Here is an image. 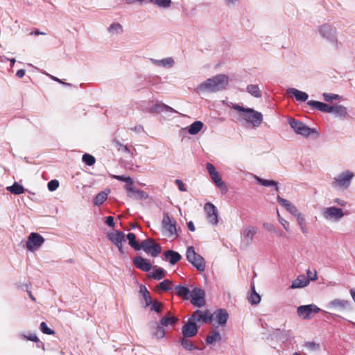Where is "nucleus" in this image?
Instances as JSON below:
<instances>
[{
  "instance_id": "1",
  "label": "nucleus",
  "mask_w": 355,
  "mask_h": 355,
  "mask_svg": "<svg viewBox=\"0 0 355 355\" xmlns=\"http://www.w3.org/2000/svg\"><path fill=\"white\" fill-rule=\"evenodd\" d=\"M228 83L227 75L218 74L200 83L197 89L200 92H216L225 89Z\"/></svg>"
},
{
  "instance_id": "2",
  "label": "nucleus",
  "mask_w": 355,
  "mask_h": 355,
  "mask_svg": "<svg viewBox=\"0 0 355 355\" xmlns=\"http://www.w3.org/2000/svg\"><path fill=\"white\" fill-rule=\"evenodd\" d=\"M232 108L241 112L240 118L250 123L254 127L259 126L263 121L262 114L252 108L244 107L238 104H232Z\"/></svg>"
},
{
  "instance_id": "3",
  "label": "nucleus",
  "mask_w": 355,
  "mask_h": 355,
  "mask_svg": "<svg viewBox=\"0 0 355 355\" xmlns=\"http://www.w3.org/2000/svg\"><path fill=\"white\" fill-rule=\"evenodd\" d=\"M186 257L187 261L191 263L198 271L203 272L205 270L206 262L205 259L196 253L193 246L187 248Z\"/></svg>"
},
{
  "instance_id": "4",
  "label": "nucleus",
  "mask_w": 355,
  "mask_h": 355,
  "mask_svg": "<svg viewBox=\"0 0 355 355\" xmlns=\"http://www.w3.org/2000/svg\"><path fill=\"white\" fill-rule=\"evenodd\" d=\"M318 31L321 37L334 44L336 49H338V41L336 37V29L331 25L324 24L318 27Z\"/></svg>"
},
{
  "instance_id": "5",
  "label": "nucleus",
  "mask_w": 355,
  "mask_h": 355,
  "mask_svg": "<svg viewBox=\"0 0 355 355\" xmlns=\"http://www.w3.org/2000/svg\"><path fill=\"white\" fill-rule=\"evenodd\" d=\"M288 123L296 134L304 137H309L312 133L317 132L315 128H311L301 121L293 118L288 119Z\"/></svg>"
},
{
  "instance_id": "6",
  "label": "nucleus",
  "mask_w": 355,
  "mask_h": 355,
  "mask_svg": "<svg viewBox=\"0 0 355 355\" xmlns=\"http://www.w3.org/2000/svg\"><path fill=\"white\" fill-rule=\"evenodd\" d=\"M205 296V291L203 289L196 287L191 291L189 300L193 306L202 308L206 304Z\"/></svg>"
},
{
  "instance_id": "7",
  "label": "nucleus",
  "mask_w": 355,
  "mask_h": 355,
  "mask_svg": "<svg viewBox=\"0 0 355 355\" xmlns=\"http://www.w3.org/2000/svg\"><path fill=\"white\" fill-rule=\"evenodd\" d=\"M320 309L315 304L302 305L297 307V312L299 317L304 320H309L318 313Z\"/></svg>"
},
{
  "instance_id": "8",
  "label": "nucleus",
  "mask_w": 355,
  "mask_h": 355,
  "mask_svg": "<svg viewBox=\"0 0 355 355\" xmlns=\"http://www.w3.org/2000/svg\"><path fill=\"white\" fill-rule=\"evenodd\" d=\"M44 241V238L39 233L32 232L28 237L26 248L29 251L33 252L38 249Z\"/></svg>"
},
{
  "instance_id": "9",
  "label": "nucleus",
  "mask_w": 355,
  "mask_h": 355,
  "mask_svg": "<svg viewBox=\"0 0 355 355\" xmlns=\"http://www.w3.org/2000/svg\"><path fill=\"white\" fill-rule=\"evenodd\" d=\"M354 175L352 172L346 171L340 173L337 178H335L332 184L334 187L347 189L349 187Z\"/></svg>"
},
{
  "instance_id": "10",
  "label": "nucleus",
  "mask_w": 355,
  "mask_h": 355,
  "mask_svg": "<svg viewBox=\"0 0 355 355\" xmlns=\"http://www.w3.org/2000/svg\"><path fill=\"white\" fill-rule=\"evenodd\" d=\"M208 221L216 225L218 223V214L216 207L211 202H206L204 207Z\"/></svg>"
},
{
  "instance_id": "11",
  "label": "nucleus",
  "mask_w": 355,
  "mask_h": 355,
  "mask_svg": "<svg viewBox=\"0 0 355 355\" xmlns=\"http://www.w3.org/2000/svg\"><path fill=\"white\" fill-rule=\"evenodd\" d=\"M191 320H193L196 323L197 322H202V324L211 322L213 320V315H211L208 309L202 311L197 309L190 316Z\"/></svg>"
},
{
  "instance_id": "12",
  "label": "nucleus",
  "mask_w": 355,
  "mask_h": 355,
  "mask_svg": "<svg viewBox=\"0 0 355 355\" xmlns=\"http://www.w3.org/2000/svg\"><path fill=\"white\" fill-rule=\"evenodd\" d=\"M198 329L197 324L191 320V317H189L187 322L182 327V333L184 337L191 338L197 334Z\"/></svg>"
},
{
  "instance_id": "13",
  "label": "nucleus",
  "mask_w": 355,
  "mask_h": 355,
  "mask_svg": "<svg viewBox=\"0 0 355 355\" xmlns=\"http://www.w3.org/2000/svg\"><path fill=\"white\" fill-rule=\"evenodd\" d=\"M257 232V229L254 226L248 225L245 227L241 236L242 243H244L246 246L250 245L252 243L253 238Z\"/></svg>"
},
{
  "instance_id": "14",
  "label": "nucleus",
  "mask_w": 355,
  "mask_h": 355,
  "mask_svg": "<svg viewBox=\"0 0 355 355\" xmlns=\"http://www.w3.org/2000/svg\"><path fill=\"white\" fill-rule=\"evenodd\" d=\"M344 216L342 209L336 207H328L324 212V216L327 219L334 218L336 220L340 219Z\"/></svg>"
},
{
  "instance_id": "15",
  "label": "nucleus",
  "mask_w": 355,
  "mask_h": 355,
  "mask_svg": "<svg viewBox=\"0 0 355 355\" xmlns=\"http://www.w3.org/2000/svg\"><path fill=\"white\" fill-rule=\"evenodd\" d=\"M132 261L137 268L144 272L150 271L152 268L151 263L149 262V261L146 260L141 256L135 257Z\"/></svg>"
},
{
  "instance_id": "16",
  "label": "nucleus",
  "mask_w": 355,
  "mask_h": 355,
  "mask_svg": "<svg viewBox=\"0 0 355 355\" xmlns=\"http://www.w3.org/2000/svg\"><path fill=\"white\" fill-rule=\"evenodd\" d=\"M162 225L171 234H176V236H178V234L176 232V220L171 218L168 214H164L162 220Z\"/></svg>"
},
{
  "instance_id": "17",
  "label": "nucleus",
  "mask_w": 355,
  "mask_h": 355,
  "mask_svg": "<svg viewBox=\"0 0 355 355\" xmlns=\"http://www.w3.org/2000/svg\"><path fill=\"white\" fill-rule=\"evenodd\" d=\"M212 315H215V320L220 326L225 325L229 318L228 312L225 309H217Z\"/></svg>"
},
{
  "instance_id": "18",
  "label": "nucleus",
  "mask_w": 355,
  "mask_h": 355,
  "mask_svg": "<svg viewBox=\"0 0 355 355\" xmlns=\"http://www.w3.org/2000/svg\"><path fill=\"white\" fill-rule=\"evenodd\" d=\"M277 202L284 207L289 213L292 215L295 216L299 213L297 208L296 206L293 205L289 200L282 198L280 196H277Z\"/></svg>"
},
{
  "instance_id": "19",
  "label": "nucleus",
  "mask_w": 355,
  "mask_h": 355,
  "mask_svg": "<svg viewBox=\"0 0 355 355\" xmlns=\"http://www.w3.org/2000/svg\"><path fill=\"white\" fill-rule=\"evenodd\" d=\"M175 293L177 296L184 300H189L191 297V291L187 286L177 285L174 287Z\"/></svg>"
},
{
  "instance_id": "20",
  "label": "nucleus",
  "mask_w": 355,
  "mask_h": 355,
  "mask_svg": "<svg viewBox=\"0 0 355 355\" xmlns=\"http://www.w3.org/2000/svg\"><path fill=\"white\" fill-rule=\"evenodd\" d=\"M139 293L142 295L144 301H141V305L144 308H147L152 304V297L150 293L144 285H140Z\"/></svg>"
},
{
  "instance_id": "21",
  "label": "nucleus",
  "mask_w": 355,
  "mask_h": 355,
  "mask_svg": "<svg viewBox=\"0 0 355 355\" xmlns=\"http://www.w3.org/2000/svg\"><path fill=\"white\" fill-rule=\"evenodd\" d=\"M150 113H160L162 112H169L171 113H177L178 112L175 110L171 107L162 103H157L155 104L153 106H152L150 108Z\"/></svg>"
},
{
  "instance_id": "22",
  "label": "nucleus",
  "mask_w": 355,
  "mask_h": 355,
  "mask_svg": "<svg viewBox=\"0 0 355 355\" xmlns=\"http://www.w3.org/2000/svg\"><path fill=\"white\" fill-rule=\"evenodd\" d=\"M165 259L168 261L171 265L176 264L179 261L182 259L181 254L174 250H168L164 253Z\"/></svg>"
},
{
  "instance_id": "23",
  "label": "nucleus",
  "mask_w": 355,
  "mask_h": 355,
  "mask_svg": "<svg viewBox=\"0 0 355 355\" xmlns=\"http://www.w3.org/2000/svg\"><path fill=\"white\" fill-rule=\"evenodd\" d=\"M210 177L217 187L220 189L222 194H226L228 191V189L225 183L222 180L219 173L217 171L214 174L210 175Z\"/></svg>"
},
{
  "instance_id": "24",
  "label": "nucleus",
  "mask_w": 355,
  "mask_h": 355,
  "mask_svg": "<svg viewBox=\"0 0 355 355\" xmlns=\"http://www.w3.org/2000/svg\"><path fill=\"white\" fill-rule=\"evenodd\" d=\"M310 282V279L304 275H300L292 282L291 288H300L306 286Z\"/></svg>"
},
{
  "instance_id": "25",
  "label": "nucleus",
  "mask_w": 355,
  "mask_h": 355,
  "mask_svg": "<svg viewBox=\"0 0 355 355\" xmlns=\"http://www.w3.org/2000/svg\"><path fill=\"white\" fill-rule=\"evenodd\" d=\"M287 92L288 94H293L297 101L305 102L309 98L306 92L300 91L295 88H289Z\"/></svg>"
},
{
  "instance_id": "26",
  "label": "nucleus",
  "mask_w": 355,
  "mask_h": 355,
  "mask_svg": "<svg viewBox=\"0 0 355 355\" xmlns=\"http://www.w3.org/2000/svg\"><path fill=\"white\" fill-rule=\"evenodd\" d=\"M127 196L130 198L136 200H146L149 197L148 193L146 191L135 188H134L130 193H128Z\"/></svg>"
},
{
  "instance_id": "27",
  "label": "nucleus",
  "mask_w": 355,
  "mask_h": 355,
  "mask_svg": "<svg viewBox=\"0 0 355 355\" xmlns=\"http://www.w3.org/2000/svg\"><path fill=\"white\" fill-rule=\"evenodd\" d=\"M110 190L109 189L100 191L94 198L93 203L94 205H101L107 198Z\"/></svg>"
},
{
  "instance_id": "28",
  "label": "nucleus",
  "mask_w": 355,
  "mask_h": 355,
  "mask_svg": "<svg viewBox=\"0 0 355 355\" xmlns=\"http://www.w3.org/2000/svg\"><path fill=\"white\" fill-rule=\"evenodd\" d=\"M107 236L113 244L119 243L121 241H124V239H125V234L120 230H116L114 232H109Z\"/></svg>"
},
{
  "instance_id": "29",
  "label": "nucleus",
  "mask_w": 355,
  "mask_h": 355,
  "mask_svg": "<svg viewBox=\"0 0 355 355\" xmlns=\"http://www.w3.org/2000/svg\"><path fill=\"white\" fill-rule=\"evenodd\" d=\"M153 63L157 66H161L164 67L171 68L174 65V60L173 58L169 57L162 60L151 59Z\"/></svg>"
},
{
  "instance_id": "30",
  "label": "nucleus",
  "mask_w": 355,
  "mask_h": 355,
  "mask_svg": "<svg viewBox=\"0 0 355 355\" xmlns=\"http://www.w3.org/2000/svg\"><path fill=\"white\" fill-rule=\"evenodd\" d=\"M332 112L337 116L345 119L347 116V108L342 105L334 104L333 105V110Z\"/></svg>"
},
{
  "instance_id": "31",
  "label": "nucleus",
  "mask_w": 355,
  "mask_h": 355,
  "mask_svg": "<svg viewBox=\"0 0 355 355\" xmlns=\"http://www.w3.org/2000/svg\"><path fill=\"white\" fill-rule=\"evenodd\" d=\"M255 178H256L257 182L259 184L264 186V187H274V189L276 191H279V187H278L277 182H276L275 180H272L263 179V178H261L257 176Z\"/></svg>"
},
{
  "instance_id": "32",
  "label": "nucleus",
  "mask_w": 355,
  "mask_h": 355,
  "mask_svg": "<svg viewBox=\"0 0 355 355\" xmlns=\"http://www.w3.org/2000/svg\"><path fill=\"white\" fill-rule=\"evenodd\" d=\"M6 189L15 195L21 194L26 191L24 187L17 182H15L12 185L7 187Z\"/></svg>"
},
{
  "instance_id": "33",
  "label": "nucleus",
  "mask_w": 355,
  "mask_h": 355,
  "mask_svg": "<svg viewBox=\"0 0 355 355\" xmlns=\"http://www.w3.org/2000/svg\"><path fill=\"white\" fill-rule=\"evenodd\" d=\"M349 302L348 300L335 299L329 303L328 307H329V308L339 307L340 309H345L347 308V306H349Z\"/></svg>"
},
{
  "instance_id": "34",
  "label": "nucleus",
  "mask_w": 355,
  "mask_h": 355,
  "mask_svg": "<svg viewBox=\"0 0 355 355\" xmlns=\"http://www.w3.org/2000/svg\"><path fill=\"white\" fill-rule=\"evenodd\" d=\"M203 125L202 121H196L187 128L188 132L192 135H196L202 130Z\"/></svg>"
},
{
  "instance_id": "35",
  "label": "nucleus",
  "mask_w": 355,
  "mask_h": 355,
  "mask_svg": "<svg viewBox=\"0 0 355 355\" xmlns=\"http://www.w3.org/2000/svg\"><path fill=\"white\" fill-rule=\"evenodd\" d=\"M252 293L248 297L249 302L252 305L258 304L261 301L260 295L256 292L254 285H251Z\"/></svg>"
},
{
  "instance_id": "36",
  "label": "nucleus",
  "mask_w": 355,
  "mask_h": 355,
  "mask_svg": "<svg viewBox=\"0 0 355 355\" xmlns=\"http://www.w3.org/2000/svg\"><path fill=\"white\" fill-rule=\"evenodd\" d=\"M127 239L128 244L136 251L140 250L139 243L136 240V235L134 233L130 232L127 234Z\"/></svg>"
},
{
  "instance_id": "37",
  "label": "nucleus",
  "mask_w": 355,
  "mask_h": 355,
  "mask_svg": "<svg viewBox=\"0 0 355 355\" xmlns=\"http://www.w3.org/2000/svg\"><path fill=\"white\" fill-rule=\"evenodd\" d=\"M246 91L256 98H260L262 96L258 85H248Z\"/></svg>"
},
{
  "instance_id": "38",
  "label": "nucleus",
  "mask_w": 355,
  "mask_h": 355,
  "mask_svg": "<svg viewBox=\"0 0 355 355\" xmlns=\"http://www.w3.org/2000/svg\"><path fill=\"white\" fill-rule=\"evenodd\" d=\"M178 319L174 316H170V313L168 315L164 316L159 321L162 326H168V324L173 325L178 322Z\"/></svg>"
},
{
  "instance_id": "39",
  "label": "nucleus",
  "mask_w": 355,
  "mask_h": 355,
  "mask_svg": "<svg viewBox=\"0 0 355 355\" xmlns=\"http://www.w3.org/2000/svg\"><path fill=\"white\" fill-rule=\"evenodd\" d=\"M180 344L186 350L192 351L196 349H200L199 348L195 347L192 342L188 339V338L184 336L180 339Z\"/></svg>"
},
{
  "instance_id": "40",
  "label": "nucleus",
  "mask_w": 355,
  "mask_h": 355,
  "mask_svg": "<svg viewBox=\"0 0 355 355\" xmlns=\"http://www.w3.org/2000/svg\"><path fill=\"white\" fill-rule=\"evenodd\" d=\"M221 340V336L217 331H214L211 335H209L206 338V343L211 345L214 341H219Z\"/></svg>"
},
{
  "instance_id": "41",
  "label": "nucleus",
  "mask_w": 355,
  "mask_h": 355,
  "mask_svg": "<svg viewBox=\"0 0 355 355\" xmlns=\"http://www.w3.org/2000/svg\"><path fill=\"white\" fill-rule=\"evenodd\" d=\"M154 240L153 239H147L139 243L140 249L142 248L144 251L149 254L150 247L152 246Z\"/></svg>"
},
{
  "instance_id": "42",
  "label": "nucleus",
  "mask_w": 355,
  "mask_h": 355,
  "mask_svg": "<svg viewBox=\"0 0 355 355\" xmlns=\"http://www.w3.org/2000/svg\"><path fill=\"white\" fill-rule=\"evenodd\" d=\"M173 284L172 282L169 279H164L158 285L157 290L159 291H168L171 289V286Z\"/></svg>"
},
{
  "instance_id": "43",
  "label": "nucleus",
  "mask_w": 355,
  "mask_h": 355,
  "mask_svg": "<svg viewBox=\"0 0 355 355\" xmlns=\"http://www.w3.org/2000/svg\"><path fill=\"white\" fill-rule=\"evenodd\" d=\"M110 33L121 34L123 33V26L119 23H112L108 28Z\"/></svg>"
},
{
  "instance_id": "44",
  "label": "nucleus",
  "mask_w": 355,
  "mask_h": 355,
  "mask_svg": "<svg viewBox=\"0 0 355 355\" xmlns=\"http://www.w3.org/2000/svg\"><path fill=\"white\" fill-rule=\"evenodd\" d=\"M166 335L164 327L159 324L153 332V336L158 339L163 338Z\"/></svg>"
},
{
  "instance_id": "45",
  "label": "nucleus",
  "mask_w": 355,
  "mask_h": 355,
  "mask_svg": "<svg viewBox=\"0 0 355 355\" xmlns=\"http://www.w3.org/2000/svg\"><path fill=\"white\" fill-rule=\"evenodd\" d=\"M148 3H152L160 8H168L171 4V0H149Z\"/></svg>"
},
{
  "instance_id": "46",
  "label": "nucleus",
  "mask_w": 355,
  "mask_h": 355,
  "mask_svg": "<svg viewBox=\"0 0 355 355\" xmlns=\"http://www.w3.org/2000/svg\"><path fill=\"white\" fill-rule=\"evenodd\" d=\"M161 252H162L161 246L154 241L152 246L150 247L149 254H150V255L152 257H156L161 253Z\"/></svg>"
},
{
  "instance_id": "47",
  "label": "nucleus",
  "mask_w": 355,
  "mask_h": 355,
  "mask_svg": "<svg viewBox=\"0 0 355 355\" xmlns=\"http://www.w3.org/2000/svg\"><path fill=\"white\" fill-rule=\"evenodd\" d=\"M164 270L162 268H157L155 271L150 275L154 279L160 280L164 277Z\"/></svg>"
},
{
  "instance_id": "48",
  "label": "nucleus",
  "mask_w": 355,
  "mask_h": 355,
  "mask_svg": "<svg viewBox=\"0 0 355 355\" xmlns=\"http://www.w3.org/2000/svg\"><path fill=\"white\" fill-rule=\"evenodd\" d=\"M82 160L84 163H85L86 165L89 166L94 165L96 162L95 157L93 155L88 153H85L83 155Z\"/></svg>"
},
{
  "instance_id": "49",
  "label": "nucleus",
  "mask_w": 355,
  "mask_h": 355,
  "mask_svg": "<svg viewBox=\"0 0 355 355\" xmlns=\"http://www.w3.org/2000/svg\"><path fill=\"white\" fill-rule=\"evenodd\" d=\"M150 311H155L157 313H160L162 310L163 305L162 302L155 300H152V304H150Z\"/></svg>"
},
{
  "instance_id": "50",
  "label": "nucleus",
  "mask_w": 355,
  "mask_h": 355,
  "mask_svg": "<svg viewBox=\"0 0 355 355\" xmlns=\"http://www.w3.org/2000/svg\"><path fill=\"white\" fill-rule=\"evenodd\" d=\"M112 143L115 145L116 147H117L119 151L121 150L126 153H130L129 148L127 146L122 144L119 140L114 139L112 140Z\"/></svg>"
},
{
  "instance_id": "51",
  "label": "nucleus",
  "mask_w": 355,
  "mask_h": 355,
  "mask_svg": "<svg viewBox=\"0 0 355 355\" xmlns=\"http://www.w3.org/2000/svg\"><path fill=\"white\" fill-rule=\"evenodd\" d=\"M40 329L44 334L54 335L55 334L54 330L48 327V326L45 322H42L40 323Z\"/></svg>"
},
{
  "instance_id": "52",
  "label": "nucleus",
  "mask_w": 355,
  "mask_h": 355,
  "mask_svg": "<svg viewBox=\"0 0 355 355\" xmlns=\"http://www.w3.org/2000/svg\"><path fill=\"white\" fill-rule=\"evenodd\" d=\"M324 104V103H322L320 101H313V100H310V101H307L308 105H309L310 107H311L317 110L321 111V112L322 110Z\"/></svg>"
},
{
  "instance_id": "53",
  "label": "nucleus",
  "mask_w": 355,
  "mask_h": 355,
  "mask_svg": "<svg viewBox=\"0 0 355 355\" xmlns=\"http://www.w3.org/2000/svg\"><path fill=\"white\" fill-rule=\"evenodd\" d=\"M323 97L324 101L327 102H332L334 100L340 99V96L338 94H329V93H324Z\"/></svg>"
},
{
  "instance_id": "54",
  "label": "nucleus",
  "mask_w": 355,
  "mask_h": 355,
  "mask_svg": "<svg viewBox=\"0 0 355 355\" xmlns=\"http://www.w3.org/2000/svg\"><path fill=\"white\" fill-rule=\"evenodd\" d=\"M20 338L27 340L33 341L34 343L38 342L39 339V338L35 334L31 333H29L28 335L22 334L20 335Z\"/></svg>"
},
{
  "instance_id": "55",
  "label": "nucleus",
  "mask_w": 355,
  "mask_h": 355,
  "mask_svg": "<svg viewBox=\"0 0 355 355\" xmlns=\"http://www.w3.org/2000/svg\"><path fill=\"white\" fill-rule=\"evenodd\" d=\"M59 187V182L57 180H52L48 182L47 187L50 191H55Z\"/></svg>"
},
{
  "instance_id": "56",
  "label": "nucleus",
  "mask_w": 355,
  "mask_h": 355,
  "mask_svg": "<svg viewBox=\"0 0 355 355\" xmlns=\"http://www.w3.org/2000/svg\"><path fill=\"white\" fill-rule=\"evenodd\" d=\"M133 184H134V181H133L132 178H130L129 179H128V181L126 182V183L124 186V188L126 190L127 193H130L135 188L133 187Z\"/></svg>"
},
{
  "instance_id": "57",
  "label": "nucleus",
  "mask_w": 355,
  "mask_h": 355,
  "mask_svg": "<svg viewBox=\"0 0 355 355\" xmlns=\"http://www.w3.org/2000/svg\"><path fill=\"white\" fill-rule=\"evenodd\" d=\"M295 216L297 217V220L300 226H304V225L306 224L305 218L302 213L299 212Z\"/></svg>"
},
{
  "instance_id": "58",
  "label": "nucleus",
  "mask_w": 355,
  "mask_h": 355,
  "mask_svg": "<svg viewBox=\"0 0 355 355\" xmlns=\"http://www.w3.org/2000/svg\"><path fill=\"white\" fill-rule=\"evenodd\" d=\"M206 168H207L209 175H211L212 174H214L215 173L217 172L215 166L209 162H207L206 164Z\"/></svg>"
},
{
  "instance_id": "59",
  "label": "nucleus",
  "mask_w": 355,
  "mask_h": 355,
  "mask_svg": "<svg viewBox=\"0 0 355 355\" xmlns=\"http://www.w3.org/2000/svg\"><path fill=\"white\" fill-rule=\"evenodd\" d=\"M175 183L178 186V187L180 191H187V188H186L184 182L181 180H179V179L175 180Z\"/></svg>"
},
{
  "instance_id": "60",
  "label": "nucleus",
  "mask_w": 355,
  "mask_h": 355,
  "mask_svg": "<svg viewBox=\"0 0 355 355\" xmlns=\"http://www.w3.org/2000/svg\"><path fill=\"white\" fill-rule=\"evenodd\" d=\"M105 223L107 225L111 227H114L115 225L114 217L110 216L106 218Z\"/></svg>"
},
{
  "instance_id": "61",
  "label": "nucleus",
  "mask_w": 355,
  "mask_h": 355,
  "mask_svg": "<svg viewBox=\"0 0 355 355\" xmlns=\"http://www.w3.org/2000/svg\"><path fill=\"white\" fill-rule=\"evenodd\" d=\"M307 275L308 277H306V278L308 279H310V281L312 280V281H314V280H316L318 277H317V272L316 270H314V272L313 274H312V272H311L310 270H307Z\"/></svg>"
},
{
  "instance_id": "62",
  "label": "nucleus",
  "mask_w": 355,
  "mask_h": 355,
  "mask_svg": "<svg viewBox=\"0 0 355 355\" xmlns=\"http://www.w3.org/2000/svg\"><path fill=\"white\" fill-rule=\"evenodd\" d=\"M333 110V105H329L328 104L324 103L322 107V112L325 113H331Z\"/></svg>"
},
{
  "instance_id": "63",
  "label": "nucleus",
  "mask_w": 355,
  "mask_h": 355,
  "mask_svg": "<svg viewBox=\"0 0 355 355\" xmlns=\"http://www.w3.org/2000/svg\"><path fill=\"white\" fill-rule=\"evenodd\" d=\"M130 177V176H125L123 175H114L113 176V178L119 180V181H121V182H124L126 183V182L128 181V179H129Z\"/></svg>"
},
{
  "instance_id": "64",
  "label": "nucleus",
  "mask_w": 355,
  "mask_h": 355,
  "mask_svg": "<svg viewBox=\"0 0 355 355\" xmlns=\"http://www.w3.org/2000/svg\"><path fill=\"white\" fill-rule=\"evenodd\" d=\"M263 227L270 232H275V227L272 224L265 223H263Z\"/></svg>"
}]
</instances>
